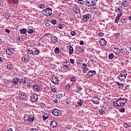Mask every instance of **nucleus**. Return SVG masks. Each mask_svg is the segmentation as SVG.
<instances>
[{"label": "nucleus", "mask_w": 131, "mask_h": 131, "mask_svg": "<svg viewBox=\"0 0 131 131\" xmlns=\"http://www.w3.org/2000/svg\"><path fill=\"white\" fill-rule=\"evenodd\" d=\"M126 103V99L124 98H119L117 101L113 102V105L115 107H122L124 106Z\"/></svg>", "instance_id": "f257e3e1"}, {"label": "nucleus", "mask_w": 131, "mask_h": 131, "mask_svg": "<svg viewBox=\"0 0 131 131\" xmlns=\"http://www.w3.org/2000/svg\"><path fill=\"white\" fill-rule=\"evenodd\" d=\"M127 76V72L126 71L124 70L121 72V74L118 76V78L119 80L121 81H123L124 79L126 78V76Z\"/></svg>", "instance_id": "f03ea898"}, {"label": "nucleus", "mask_w": 131, "mask_h": 131, "mask_svg": "<svg viewBox=\"0 0 131 131\" xmlns=\"http://www.w3.org/2000/svg\"><path fill=\"white\" fill-rule=\"evenodd\" d=\"M98 0H86L85 3V6L87 7H93V6H96Z\"/></svg>", "instance_id": "7ed1b4c3"}, {"label": "nucleus", "mask_w": 131, "mask_h": 131, "mask_svg": "<svg viewBox=\"0 0 131 131\" xmlns=\"http://www.w3.org/2000/svg\"><path fill=\"white\" fill-rule=\"evenodd\" d=\"M42 14L45 16H51L53 13H52V10L50 8H47L43 10Z\"/></svg>", "instance_id": "20e7f679"}, {"label": "nucleus", "mask_w": 131, "mask_h": 131, "mask_svg": "<svg viewBox=\"0 0 131 131\" xmlns=\"http://www.w3.org/2000/svg\"><path fill=\"white\" fill-rule=\"evenodd\" d=\"M19 97L20 99V100H25L26 98H27V95L25 92H23L21 91H19Z\"/></svg>", "instance_id": "39448f33"}, {"label": "nucleus", "mask_w": 131, "mask_h": 131, "mask_svg": "<svg viewBox=\"0 0 131 131\" xmlns=\"http://www.w3.org/2000/svg\"><path fill=\"white\" fill-rule=\"evenodd\" d=\"M52 113L54 116H61V112L57 108L52 110Z\"/></svg>", "instance_id": "423d86ee"}, {"label": "nucleus", "mask_w": 131, "mask_h": 131, "mask_svg": "<svg viewBox=\"0 0 131 131\" xmlns=\"http://www.w3.org/2000/svg\"><path fill=\"white\" fill-rule=\"evenodd\" d=\"M24 120L26 121H30V122H32L34 120V117H31L28 115H26L24 117Z\"/></svg>", "instance_id": "0eeeda50"}, {"label": "nucleus", "mask_w": 131, "mask_h": 131, "mask_svg": "<svg viewBox=\"0 0 131 131\" xmlns=\"http://www.w3.org/2000/svg\"><path fill=\"white\" fill-rule=\"evenodd\" d=\"M91 17H92V14L91 13L85 14L83 15L82 20L84 22H86V21H88V20H89Z\"/></svg>", "instance_id": "6e6552de"}, {"label": "nucleus", "mask_w": 131, "mask_h": 131, "mask_svg": "<svg viewBox=\"0 0 131 131\" xmlns=\"http://www.w3.org/2000/svg\"><path fill=\"white\" fill-rule=\"evenodd\" d=\"M37 100H38V96H37V94H34L30 98V101L32 103H35Z\"/></svg>", "instance_id": "1a4fd4ad"}, {"label": "nucleus", "mask_w": 131, "mask_h": 131, "mask_svg": "<svg viewBox=\"0 0 131 131\" xmlns=\"http://www.w3.org/2000/svg\"><path fill=\"white\" fill-rule=\"evenodd\" d=\"M19 80H20V78L18 77H15L12 81V83L13 85H18L19 84Z\"/></svg>", "instance_id": "9d476101"}, {"label": "nucleus", "mask_w": 131, "mask_h": 131, "mask_svg": "<svg viewBox=\"0 0 131 131\" xmlns=\"http://www.w3.org/2000/svg\"><path fill=\"white\" fill-rule=\"evenodd\" d=\"M99 101L100 99H99L98 97H94L92 99V102H93L94 104H96V105L99 104V103H100Z\"/></svg>", "instance_id": "9b49d317"}, {"label": "nucleus", "mask_w": 131, "mask_h": 131, "mask_svg": "<svg viewBox=\"0 0 131 131\" xmlns=\"http://www.w3.org/2000/svg\"><path fill=\"white\" fill-rule=\"evenodd\" d=\"M32 90L33 92H35L36 93H38V92L40 91V87H39V85H34L32 87Z\"/></svg>", "instance_id": "f8f14e48"}, {"label": "nucleus", "mask_w": 131, "mask_h": 131, "mask_svg": "<svg viewBox=\"0 0 131 131\" xmlns=\"http://www.w3.org/2000/svg\"><path fill=\"white\" fill-rule=\"evenodd\" d=\"M50 40L52 43H56L58 41V38L55 36H51L50 37Z\"/></svg>", "instance_id": "ddd939ff"}, {"label": "nucleus", "mask_w": 131, "mask_h": 131, "mask_svg": "<svg viewBox=\"0 0 131 131\" xmlns=\"http://www.w3.org/2000/svg\"><path fill=\"white\" fill-rule=\"evenodd\" d=\"M96 73V71H90L87 73V76L90 78V77H92L93 75H95Z\"/></svg>", "instance_id": "4468645a"}, {"label": "nucleus", "mask_w": 131, "mask_h": 131, "mask_svg": "<svg viewBox=\"0 0 131 131\" xmlns=\"http://www.w3.org/2000/svg\"><path fill=\"white\" fill-rule=\"evenodd\" d=\"M99 43L102 47H105L107 45V41L104 39H101L99 41Z\"/></svg>", "instance_id": "2eb2a0df"}, {"label": "nucleus", "mask_w": 131, "mask_h": 131, "mask_svg": "<svg viewBox=\"0 0 131 131\" xmlns=\"http://www.w3.org/2000/svg\"><path fill=\"white\" fill-rule=\"evenodd\" d=\"M29 59H30V57H29V56L28 55H26L21 58L22 60L26 62L29 61Z\"/></svg>", "instance_id": "dca6fc26"}, {"label": "nucleus", "mask_w": 131, "mask_h": 131, "mask_svg": "<svg viewBox=\"0 0 131 131\" xmlns=\"http://www.w3.org/2000/svg\"><path fill=\"white\" fill-rule=\"evenodd\" d=\"M6 52L7 55L11 56L13 54V53H14V50L12 48H9V49H7Z\"/></svg>", "instance_id": "f3484780"}, {"label": "nucleus", "mask_w": 131, "mask_h": 131, "mask_svg": "<svg viewBox=\"0 0 131 131\" xmlns=\"http://www.w3.org/2000/svg\"><path fill=\"white\" fill-rule=\"evenodd\" d=\"M51 81L53 82V83H59V80L58 79V78L56 77H52L51 79Z\"/></svg>", "instance_id": "a211bd4d"}, {"label": "nucleus", "mask_w": 131, "mask_h": 131, "mask_svg": "<svg viewBox=\"0 0 131 131\" xmlns=\"http://www.w3.org/2000/svg\"><path fill=\"white\" fill-rule=\"evenodd\" d=\"M121 5L125 7H128L129 3L127 1H123Z\"/></svg>", "instance_id": "6ab92c4d"}, {"label": "nucleus", "mask_w": 131, "mask_h": 131, "mask_svg": "<svg viewBox=\"0 0 131 131\" xmlns=\"http://www.w3.org/2000/svg\"><path fill=\"white\" fill-rule=\"evenodd\" d=\"M50 125L52 127H56L58 125V123L56 121H52L51 122Z\"/></svg>", "instance_id": "aec40b11"}, {"label": "nucleus", "mask_w": 131, "mask_h": 131, "mask_svg": "<svg viewBox=\"0 0 131 131\" xmlns=\"http://www.w3.org/2000/svg\"><path fill=\"white\" fill-rule=\"evenodd\" d=\"M68 48L69 50V54L72 55L73 54V52L74 51V50H73V47H72L71 45H69Z\"/></svg>", "instance_id": "412c9836"}, {"label": "nucleus", "mask_w": 131, "mask_h": 131, "mask_svg": "<svg viewBox=\"0 0 131 131\" xmlns=\"http://www.w3.org/2000/svg\"><path fill=\"white\" fill-rule=\"evenodd\" d=\"M27 31L28 33H29V34H31V33H33V28H32V27H29Z\"/></svg>", "instance_id": "4be33fe9"}, {"label": "nucleus", "mask_w": 131, "mask_h": 131, "mask_svg": "<svg viewBox=\"0 0 131 131\" xmlns=\"http://www.w3.org/2000/svg\"><path fill=\"white\" fill-rule=\"evenodd\" d=\"M74 11L75 14H79V13H80V9L78 7H75Z\"/></svg>", "instance_id": "5701e85b"}, {"label": "nucleus", "mask_w": 131, "mask_h": 131, "mask_svg": "<svg viewBox=\"0 0 131 131\" xmlns=\"http://www.w3.org/2000/svg\"><path fill=\"white\" fill-rule=\"evenodd\" d=\"M78 106H82L83 105V100L80 99L77 102Z\"/></svg>", "instance_id": "b1692460"}, {"label": "nucleus", "mask_w": 131, "mask_h": 131, "mask_svg": "<svg viewBox=\"0 0 131 131\" xmlns=\"http://www.w3.org/2000/svg\"><path fill=\"white\" fill-rule=\"evenodd\" d=\"M21 79V82L24 83V84H25L27 81H28V78H23Z\"/></svg>", "instance_id": "393cba45"}, {"label": "nucleus", "mask_w": 131, "mask_h": 131, "mask_svg": "<svg viewBox=\"0 0 131 131\" xmlns=\"http://www.w3.org/2000/svg\"><path fill=\"white\" fill-rule=\"evenodd\" d=\"M27 30L26 29H22L20 30V33L21 34H25V33H27Z\"/></svg>", "instance_id": "a878e982"}, {"label": "nucleus", "mask_w": 131, "mask_h": 131, "mask_svg": "<svg viewBox=\"0 0 131 131\" xmlns=\"http://www.w3.org/2000/svg\"><path fill=\"white\" fill-rule=\"evenodd\" d=\"M7 69H8L9 70H12V69H13V65L10 63H8L7 64Z\"/></svg>", "instance_id": "bb28decb"}, {"label": "nucleus", "mask_w": 131, "mask_h": 131, "mask_svg": "<svg viewBox=\"0 0 131 131\" xmlns=\"http://www.w3.org/2000/svg\"><path fill=\"white\" fill-rule=\"evenodd\" d=\"M39 54V50L36 49V50L33 51V55L37 56Z\"/></svg>", "instance_id": "cd10ccee"}, {"label": "nucleus", "mask_w": 131, "mask_h": 131, "mask_svg": "<svg viewBox=\"0 0 131 131\" xmlns=\"http://www.w3.org/2000/svg\"><path fill=\"white\" fill-rule=\"evenodd\" d=\"M114 53H115V54H116V55H118V54H120V50L118 48H115L114 50Z\"/></svg>", "instance_id": "c85d7f7f"}, {"label": "nucleus", "mask_w": 131, "mask_h": 131, "mask_svg": "<svg viewBox=\"0 0 131 131\" xmlns=\"http://www.w3.org/2000/svg\"><path fill=\"white\" fill-rule=\"evenodd\" d=\"M63 69H69V65L67 64V62L64 64L63 66Z\"/></svg>", "instance_id": "c756f323"}, {"label": "nucleus", "mask_w": 131, "mask_h": 131, "mask_svg": "<svg viewBox=\"0 0 131 131\" xmlns=\"http://www.w3.org/2000/svg\"><path fill=\"white\" fill-rule=\"evenodd\" d=\"M115 11L117 13H119V12H121V11H122V9L121 10L119 7H116L115 8Z\"/></svg>", "instance_id": "7c9ffc66"}, {"label": "nucleus", "mask_w": 131, "mask_h": 131, "mask_svg": "<svg viewBox=\"0 0 131 131\" xmlns=\"http://www.w3.org/2000/svg\"><path fill=\"white\" fill-rule=\"evenodd\" d=\"M59 51H60V49H59V48L56 47L54 50V52L55 53V54H58Z\"/></svg>", "instance_id": "2f4dec72"}, {"label": "nucleus", "mask_w": 131, "mask_h": 131, "mask_svg": "<svg viewBox=\"0 0 131 131\" xmlns=\"http://www.w3.org/2000/svg\"><path fill=\"white\" fill-rule=\"evenodd\" d=\"M108 58L110 59H113V58H114V54H113V53L110 54L108 55Z\"/></svg>", "instance_id": "473e14b6"}, {"label": "nucleus", "mask_w": 131, "mask_h": 131, "mask_svg": "<svg viewBox=\"0 0 131 131\" xmlns=\"http://www.w3.org/2000/svg\"><path fill=\"white\" fill-rule=\"evenodd\" d=\"M51 91L53 92V93H56L57 92V88L54 86L51 88Z\"/></svg>", "instance_id": "72a5a7b5"}, {"label": "nucleus", "mask_w": 131, "mask_h": 131, "mask_svg": "<svg viewBox=\"0 0 131 131\" xmlns=\"http://www.w3.org/2000/svg\"><path fill=\"white\" fill-rule=\"evenodd\" d=\"M62 97H63V94H59L57 96V99H62Z\"/></svg>", "instance_id": "f704fd0d"}, {"label": "nucleus", "mask_w": 131, "mask_h": 131, "mask_svg": "<svg viewBox=\"0 0 131 131\" xmlns=\"http://www.w3.org/2000/svg\"><path fill=\"white\" fill-rule=\"evenodd\" d=\"M28 55H33V51L32 50H28Z\"/></svg>", "instance_id": "c9c22d12"}, {"label": "nucleus", "mask_w": 131, "mask_h": 131, "mask_svg": "<svg viewBox=\"0 0 131 131\" xmlns=\"http://www.w3.org/2000/svg\"><path fill=\"white\" fill-rule=\"evenodd\" d=\"M121 54H124L125 53V50L123 48H122L120 50V53Z\"/></svg>", "instance_id": "e433bc0d"}, {"label": "nucleus", "mask_w": 131, "mask_h": 131, "mask_svg": "<svg viewBox=\"0 0 131 131\" xmlns=\"http://www.w3.org/2000/svg\"><path fill=\"white\" fill-rule=\"evenodd\" d=\"M38 8H39V9H45V5L41 4V5H38Z\"/></svg>", "instance_id": "4c0bfd02"}, {"label": "nucleus", "mask_w": 131, "mask_h": 131, "mask_svg": "<svg viewBox=\"0 0 131 131\" xmlns=\"http://www.w3.org/2000/svg\"><path fill=\"white\" fill-rule=\"evenodd\" d=\"M71 35L72 36H74L75 35H76V32L74 31H72L71 32Z\"/></svg>", "instance_id": "58836bf2"}, {"label": "nucleus", "mask_w": 131, "mask_h": 131, "mask_svg": "<svg viewBox=\"0 0 131 131\" xmlns=\"http://www.w3.org/2000/svg\"><path fill=\"white\" fill-rule=\"evenodd\" d=\"M117 85H119V86H120V88H123V84L120 83L119 82H117Z\"/></svg>", "instance_id": "ea45409f"}, {"label": "nucleus", "mask_w": 131, "mask_h": 131, "mask_svg": "<svg viewBox=\"0 0 131 131\" xmlns=\"http://www.w3.org/2000/svg\"><path fill=\"white\" fill-rule=\"evenodd\" d=\"M99 113L100 115H103V114H104V113H105V112L104 111H103V110H100L99 111Z\"/></svg>", "instance_id": "a19ab883"}, {"label": "nucleus", "mask_w": 131, "mask_h": 131, "mask_svg": "<svg viewBox=\"0 0 131 131\" xmlns=\"http://www.w3.org/2000/svg\"><path fill=\"white\" fill-rule=\"evenodd\" d=\"M52 24H53V25H55L57 24V20H55V19H53L51 21Z\"/></svg>", "instance_id": "79ce46f5"}, {"label": "nucleus", "mask_w": 131, "mask_h": 131, "mask_svg": "<svg viewBox=\"0 0 131 131\" xmlns=\"http://www.w3.org/2000/svg\"><path fill=\"white\" fill-rule=\"evenodd\" d=\"M123 125H124V127H126V128H127V127H129V125H128L126 123H124Z\"/></svg>", "instance_id": "37998d69"}, {"label": "nucleus", "mask_w": 131, "mask_h": 131, "mask_svg": "<svg viewBox=\"0 0 131 131\" xmlns=\"http://www.w3.org/2000/svg\"><path fill=\"white\" fill-rule=\"evenodd\" d=\"M13 3L18 5V4L19 3V1L18 0H13Z\"/></svg>", "instance_id": "c03bdc74"}, {"label": "nucleus", "mask_w": 131, "mask_h": 131, "mask_svg": "<svg viewBox=\"0 0 131 131\" xmlns=\"http://www.w3.org/2000/svg\"><path fill=\"white\" fill-rule=\"evenodd\" d=\"M78 3H79V4H80V5H83V4H84V2L83 1H82V0H79V1H78Z\"/></svg>", "instance_id": "a18cd8bd"}, {"label": "nucleus", "mask_w": 131, "mask_h": 131, "mask_svg": "<svg viewBox=\"0 0 131 131\" xmlns=\"http://www.w3.org/2000/svg\"><path fill=\"white\" fill-rule=\"evenodd\" d=\"M43 120H47L48 118H49V117L46 116H42Z\"/></svg>", "instance_id": "49530a36"}, {"label": "nucleus", "mask_w": 131, "mask_h": 131, "mask_svg": "<svg viewBox=\"0 0 131 131\" xmlns=\"http://www.w3.org/2000/svg\"><path fill=\"white\" fill-rule=\"evenodd\" d=\"M76 80V79H75V77H72L71 78V81H75Z\"/></svg>", "instance_id": "de8ad7c7"}, {"label": "nucleus", "mask_w": 131, "mask_h": 131, "mask_svg": "<svg viewBox=\"0 0 131 131\" xmlns=\"http://www.w3.org/2000/svg\"><path fill=\"white\" fill-rule=\"evenodd\" d=\"M104 36V34L102 32H100L98 34V36H100V37H102V36Z\"/></svg>", "instance_id": "09e8293b"}, {"label": "nucleus", "mask_w": 131, "mask_h": 131, "mask_svg": "<svg viewBox=\"0 0 131 131\" xmlns=\"http://www.w3.org/2000/svg\"><path fill=\"white\" fill-rule=\"evenodd\" d=\"M119 111L120 112H121V113H123V112L125 111V109H124V108H122Z\"/></svg>", "instance_id": "8fccbe9b"}, {"label": "nucleus", "mask_w": 131, "mask_h": 131, "mask_svg": "<svg viewBox=\"0 0 131 131\" xmlns=\"http://www.w3.org/2000/svg\"><path fill=\"white\" fill-rule=\"evenodd\" d=\"M119 21V18L116 17L115 19V23H118Z\"/></svg>", "instance_id": "3c124183"}, {"label": "nucleus", "mask_w": 131, "mask_h": 131, "mask_svg": "<svg viewBox=\"0 0 131 131\" xmlns=\"http://www.w3.org/2000/svg\"><path fill=\"white\" fill-rule=\"evenodd\" d=\"M121 16H122V14L121 13H120L118 14L117 17L119 18V17H121Z\"/></svg>", "instance_id": "603ef678"}, {"label": "nucleus", "mask_w": 131, "mask_h": 131, "mask_svg": "<svg viewBox=\"0 0 131 131\" xmlns=\"http://www.w3.org/2000/svg\"><path fill=\"white\" fill-rule=\"evenodd\" d=\"M84 43V42H83V40H80L79 42V45H80L81 46H83Z\"/></svg>", "instance_id": "864d4df0"}, {"label": "nucleus", "mask_w": 131, "mask_h": 131, "mask_svg": "<svg viewBox=\"0 0 131 131\" xmlns=\"http://www.w3.org/2000/svg\"><path fill=\"white\" fill-rule=\"evenodd\" d=\"M27 86L30 88V86H31V83H30V82H29L27 84Z\"/></svg>", "instance_id": "5fc2aeb1"}, {"label": "nucleus", "mask_w": 131, "mask_h": 131, "mask_svg": "<svg viewBox=\"0 0 131 131\" xmlns=\"http://www.w3.org/2000/svg\"><path fill=\"white\" fill-rule=\"evenodd\" d=\"M81 60H79V61H77V65H81Z\"/></svg>", "instance_id": "6e6d98bb"}, {"label": "nucleus", "mask_w": 131, "mask_h": 131, "mask_svg": "<svg viewBox=\"0 0 131 131\" xmlns=\"http://www.w3.org/2000/svg\"><path fill=\"white\" fill-rule=\"evenodd\" d=\"M70 63H71V64H73L74 63V59H70Z\"/></svg>", "instance_id": "4d7b16f0"}, {"label": "nucleus", "mask_w": 131, "mask_h": 131, "mask_svg": "<svg viewBox=\"0 0 131 131\" xmlns=\"http://www.w3.org/2000/svg\"><path fill=\"white\" fill-rule=\"evenodd\" d=\"M77 89L78 91H79V92L81 91V90H82V89L79 86H77Z\"/></svg>", "instance_id": "13d9d810"}, {"label": "nucleus", "mask_w": 131, "mask_h": 131, "mask_svg": "<svg viewBox=\"0 0 131 131\" xmlns=\"http://www.w3.org/2000/svg\"><path fill=\"white\" fill-rule=\"evenodd\" d=\"M62 27H63V26H62V25H58V28H59V29H62Z\"/></svg>", "instance_id": "bf43d9fd"}, {"label": "nucleus", "mask_w": 131, "mask_h": 131, "mask_svg": "<svg viewBox=\"0 0 131 131\" xmlns=\"http://www.w3.org/2000/svg\"><path fill=\"white\" fill-rule=\"evenodd\" d=\"M30 131H37V129L36 128H32L30 130Z\"/></svg>", "instance_id": "052dcab7"}, {"label": "nucleus", "mask_w": 131, "mask_h": 131, "mask_svg": "<svg viewBox=\"0 0 131 131\" xmlns=\"http://www.w3.org/2000/svg\"><path fill=\"white\" fill-rule=\"evenodd\" d=\"M121 21L122 23H125V20L124 19H122L121 20Z\"/></svg>", "instance_id": "680f3d73"}, {"label": "nucleus", "mask_w": 131, "mask_h": 131, "mask_svg": "<svg viewBox=\"0 0 131 131\" xmlns=\"http://www.w3.org/2000/svg\"><path fill=\"white\" fill-rule=\"evenodd\" d=\"M83 66L84 68H86V67L88 66V65H86V64L85 63H83Z\"/></svg>", "instance_id": "e2e57ef3"}, {"label": "nucleus", "mask_w": 131, "mask_h": 131, "mask_svg": "<svg viewBox=\"0 0 131 131\" xmlns=\"http://www.w3.org/2000/svg\"><path fill=\"white\" fill-rule=\"evenodd\" d=\"M5 31L7 33H10V30L6 29Z\"/></svg>", "instance_id": "0e129e2a"}, {"label": "nucleus", "mask_w": 131, "mask_h": 131, "mask_svg": "<svg viewBox=\"0 0 131 131\" xmlns=\"http://www.w3.org/2000/svg\"><path fill=\"white\" fill-rule=\"evenodd\" d=\"M83 69H85L86 71H89V68L88 67L86 68H83Z\"/></svg>", "instance_id": "69168bd1"}, {"label": "nucleus", "mask_w": 131, "mask_h": 131, "mask_svg": "<svg viewBox=\"0 0 131 131\" xmlns=\"http://www.w3.org/2000/svg\"><path fill=\"white\" fill-rule=\"evenodd\" d=\"M66 86H67V88H70V84H66Z\"/></svg>", "instance_id": "338daca9"}, {"label": "nucleus", "mask_w": 131, "mask_h": 131, "mask_svg": "<svg viewBox=\"0 0 131 131\" xmlns=\"http://www.w3.org/2000/svg\"><path fill=\"white\" fill-rule=\"evenodd\" d=\"M7 131H13V129L12 128H10L9 129H8Z\"/></svg>", "instance_id": "774afa93"}]
</instances>
